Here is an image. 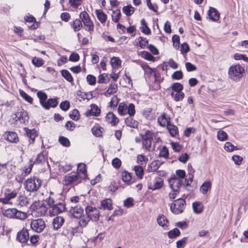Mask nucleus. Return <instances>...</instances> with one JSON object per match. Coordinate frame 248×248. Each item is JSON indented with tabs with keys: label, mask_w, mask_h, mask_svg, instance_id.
Segmentation results:
<instances>
[{
	"label": "nucleus",
	"mask_w": 248,
	"mask_h": 248,
	"mask_svg": "<svg viewBox=\"0 0 248 248\" xmlns=\"http://www.w3.org/2000/svg\"><path fill=\"white\" fill-rule=\"evenodd\" d=\"M244 69L239 64L231 66L228 70L229 78L234 81H238L243 77Z\"/></svg>",
	"instance_id": "obj_1"
},
{
	"label": "nucleus",
	"mask_w": 248,
	"mask_h": 248,
	"mask_svg": "<svg viewBox=\"0 0 248 248\" xmlns=\"http://www.w3.org/2000/svg\"><path fill=\"white\" fill-rule=\"evenodd\" d=\"M41 180L37 177H33L28 179L24 182V187L26 190L29 192L36 191L40 187Z\"/></svg>",
	"instance_id": "obj_2"
},
{
	"label": "nucleus",
	"mask_w": 248,
	"mask_h": 248,
	"mask_svg": "<svg viewBox=\"0 0 248 248\" xmlns=\"http://www.w3.org/2000/svg\"><path fill=\"white\" fill-rule=\"evenodd\" d=\"M186 202L185 200L179 198L174 200L171 204L170 209L171 211L174 214L177 215L182 213L185 207Z\"/></svg>",
	"instance_id": "obj_3"
},
{
	"label": "nucleus",
	"mask_w": 248,
	"mask_h": 248,
	"mask_svg": "<svg viewBox=\"0 0 248 248\" xmlns=\"http://www.w3.org/2000/svg\"><path fill=\"white\" fill-rule=\"evenodd\" d=\"M82 180V177L77 172H71L64 177L63 182L65 185H77Z\"/></svg>",
	"instance_id": "obj_4"
},
{
	"label": "nucleus",
	"mask_w": 248,
	"mask_h": 248,
	"mask_svg": "<svg viewBox=\"0 0 248 248\" xmlns=\"http://www.w3.org/2000/svg\"><path fill=\"white\" fill-rule=\"evenodd\" d=\"M118 111L121 115L128 114L130 116H132L135 113V106L131 103L127 106L124 103H121L119 105Z\"/></svg>",
	"instance_id": "obj_5"
},
{
	"label": "nucleus",
	"mask_w": 248,
	"mask_h": 248,
	"mask_svg": "<svg viewBox=\"0 0 248 248\" xmlns=\"http://www.w3.org/2000/svg\"><path fill=\"white\" fill-rule=\"evenodd\" d=\"M5 215L10 218L15 217L21 220L27 218V214L25 212L17 210L16 208L8 209L5 211Z\"/></svg>",
	"instance_id": "obj_6"
},
{
	"label": "nucleus",
	"mask_w": 248,
	"mask_h": 248,
	"mask_svg": "<svg viewBox=\"0 0 248 248\" xmlns=\"http://www.w3.org/2000/svg\"><path fill=\"white\" fill-rule=\"evenodd\" d=\"M31 228L32 230L37 232H42L46 227L45 221L42 219H34L30 223Z\"/></svg>",
	"instance_id": "obj_7"
},
{
	"label": "nucleus",
	"mask_w": 248,
	"mask_h": 248,
	"mask_svg": "<svg viewBox=\"0 0 248 248\" xmlns=\"http://www.w3.org/2000/svg\"><path fill=\"white\" fill-rule=\"evenodd\" d=\"M85 212L87 216L90 219L94 221H98L100 217L99 210L95 207L91 206H87L85 209Z\"/></svg>",
	"instance_id": "obj_8"
},
{
	"label": "nucleus",
	"mask_w": 248,
	"mask_h": 248,
	"mask_svg": "<svg viewBox=\"0 0 248 248\" xmlns=\"http://www.w3.org/2000/svg\"><path fill=\"white\" fill-rule=\"evenodd\" d=\"M14 119L16 122L19 121L21 124H25L29 120L28 113L22 108L18 109L15 114Z\"/></svg>",
	"instance_id": "obj_9"
},
{
	"label": "nucleus",
	"mask_w": 248,
	"mask_h": 248,
	"mask_svg": "<svg viewBox=\"0 0 248 248\" xmlns=\"http://www.w3.org/2000/svg\"><path fill=\"white\" fill-rule=\"evenodd\" d=\"M154 137V134L150 131H146L145 134L142 137L143 146L147 150H149L151 147L152 141Z\"/></svg>",
	"instance_id": "obj_10"
},
{
	"label": "nucleus",
	"mask_w": 248,
	"mask_h": 248,
	"mask_svg": "<svg viewBox=\"0 0 248 248\" xmlns=\"http://www.w3.org/2000/svg\"><path fill=\"white\" fill-rule=\"evenodd\" d=\"M183 180L180 178H177L174 176L169 180V186L172 189L176 192H179V189L182 186Z\"/></svg>",
	"instance_id": "obj_11"
},
{
	"label": "nucleus",
	"mask_w": 248,
	"mask_h": 248,
	"mask_svg": "<svg viewBox=\"0 0 248 248\" xmlns=\"http://www.w3.org/2000/svg\"><path fill=\"white\" fill-rule=\"evenodd\" d=\"M66 209L65 205L63 202H58L54 205L49 210L50 214L53 216L57 215Z\"/></svg>",
	"instance_id": "obj_12"
},
{
	"label": "nucleus",
	"mask_w": 248,
	"mask_h": 248,
	"mask_svg": "<svg viewBox=\"0 0 248 248\" xmlns=\"http://www.w3.org/2000/svg\"><path fill=\"white\" fill-rule=\"evenodd\" d=\"M17 239L21 243H26L29 239V233L28 230L23 229L17 234Z\"/></svg>",
	"instance_id": "obj_13"
},
{
	"label": "nucleus",
	"mask_w": 248,
	"mask_h": 248,
	"mask_svg": "<svg viewBox=\"0 0 248 248\" xmlns=\"http://www.w3.org/2000/svg\"><path fill=\"white\" fill-rule=\"evenodd\" d=\"M163 184V181L162 179L160 177H156L153 180V184L149 186L148 188L153 190H156L160 188Z\"/></svg>",
	"instance_id": "obj_14"
},
{
	"label": "nucleus",
	"mask_w": 248,
	"mask_h": 248,
	"mask_svg": "<svg viewBox=\"0 0 248 248\" xmlns=\"http://www.w3.org/2000/svg\"><path fill=\"white\" fill-rule=\"evenodd\" d=\"M70 212L73 217L78 218L82 215L83 209L79 206H71Z\"/></svg>",
	"instance_id": "obj_15"
},
{
	"label": "nucleus",
	"mask_w": 248,
	"mask_h": 248,
	"mask_svg": "<svg viewBox=\"0 0 248 248\" xmlns=\"http://www.w3.org/2000/svg\"><path fill=\"white\" fill-rule=\"evenodd\" d=\"M5 139L10 142L16 143L18 141L17 134L14 132H6L4 134Z\"/></svg>",
	"instance_id": "obj_16"
},
{
	"label": "nucleus",
	"mask_w": 248,
	"mask_h": 248,
	"mask_svg": "<svg viewBox=\"0 0 248 248\" xmlns=\"http://www.w3.org/2000/svg\"><path fill=\"white\" fill-rule=\"evenodd\" d=\"M24 130L28 137L30 139V144L33 143L35 138L38 135L36 130L35 129H29L28 128H25Z\"/></svg>",
	"instance_id": "obj_17"
},
{
	"label": "nucleus",
	"mask_w": 248,
	"mask_h": 248,
	"mask_svg": "<svg viewBox=\"0 0 248 248\" xmlns=\"http://www.w3.org/2000/svg\"><path fill=\"white\" fill-rule=\"evenodd\" d=\"M106 121L110 124L112 125H116L119 123V119L112 112H109L106 117Z\"/></svg>",
	"instance_id": "obj_18"
},
{
	"label": "nucleus",
	"mask_w": 248,
	"mask_h": 248,
	"mask_svg": "<svg viewBox=\"0 0 248 248\" xmlns=\"http://www.w3.org/2000/svg\"><path fill=\"white\" fill-rule=\"evenodd\" d=\"M157 122L160 125L164 127L167 126L170 123V118L164 113L158 117Z\"/></svg>",
	"instance_id": "obj_19"
},
{
	"label": "nucleus",
	"mask_w": 248,
	"mask_h": 248,
	"mask_svg": "<svg viewBox=\"0 0 248 248\" xmlns=\"http://www.w3.org/2000/svg\"><path fill=\"white\" fill-rule=\"evenodd\" d=\"M208 16L214 21H217L219 19V14L214 8L210 7L208 11Z\"/></svg>",
	"instance_id": "obj_20"
},
{
	"label": "nucleus",
	"mask_w": 248,
	"mask_h": 248,
	"mask_svg": "<svg viewBox=\"0 0 248 248\" xmlns=\"http://www.w3.org/2000/svg\"><path fill=\"white\" fill-rule=\"evenodd\" d=\"M78 174L80 175L82 179H83L86 178L87 176V170L86 165L82 163H80L78 165Z\"/></svg>",
	"instance_id": "obj_21"
},
{
	"label": "nucleus",
	"mask_w": 248,
	"mask_h": 248,
	"mask_svg": "<svg viewBox=\"0 0 248 248\" xmlns=\"http://www.w3.org/2000/svg\"><path fill=\"white\" fill-rule=\"evenodd\" d=\"M64 221V219L61 216L55 217L52 222L54 229L58 230L63 225Z\"/></svg>",
	"instance_id": "obj_22"
},
{
	"label": "nucleus",
	"mask_w": 248,
	"mask_h": 248,
	"mask_svg": "<svg viewBox=\"0 0 248 248\" xmlns=\"http://www.w3.org/2000/svg\"><path fill=\"white\" fill-rule=\"evenodd\" d=\"M100 209L110 210L112 209V201L110 199H106L101 202Z\"/></svg>",
	"instance_id": "obj_23"
},
{
	"label": "nucleus",
	"mask_w": 248,
	"mask_h": 248,
	"mask_svg": "<svg viewBox=\"0 0 248 248\" xmlns=\"http://www.w3.org/2000/svg\"><path fill=\"white\" fill-rule=\"evenodd\" d=\"M98 19L102 24L106 22L107 19V16L102 10H97L95 11Z\"/></svg>",
	"instance_id": "obj_24"
},
{
	"label": "nucleus",
	"mask_w": 248,
	"mask_h": 248,
	"mask_svg": "<svg viewBox=\"0 0 248 248\" xmlns=\"http://www.w3.org/2000/svg\"><path fill=\"white\" fill-rule=\"evenodd\" d=\"M58 105V101L56 99H49L45 104L43 106V108L46 109H48L50 107L55 108Z\"/></svg>",
	"instance_id": "obj_25"
},
{
	"label": "nucleus",
	"mask_w": 248,
	"mask_h": 248,
	"mask_svg": "<svg viewBox=\"0 0 248 248\" xmlns=\"http://www.w3.org/2000/svg\"><path fill=\"white\" fill-rule=\"evenodd\" d=\"M71 26L74 31L76 32L81 30L82 27L81 21L80 19H77L71 22Z\"/></svg>",
	"instance_id": "obj_26"
},
{
	"label": "nucleus",
	"mask_w": 248,
	"mask_h": 248,
	"mask_svg": "<svg viewBox=\"0 0 248 248\" xmlns=\"http://www.w3.org/2000/svg\"><path fill=\"white\" fill-rule=\"evenodd\" d=\"M122 61L119 57H113L111 59L110 64L113 69H118L121 65Z\"/></svg>",
	"instance_id": "obj_27"
},
{
	"label": "nucleus",
	"mask_w": 248,
	"mask_h": 248,
	"mask_svg": "<svg viewBox=\"0 0 248 248\" xmlns=\"http://www.w3.org/2000/svg\"><path fill=\"white\" fill-rule=\"evenodd\" d=\"M171 95L173 100L176 102L182 101L185 96V94L182 92H173L171 93Z\"/></svg>",
	"instance_id": "obj_28"
},
{
	"label": "nucleus",
	"mask_w": 248,
	"mask_h": 248,
	"mask_svg": "<svg viewBox=\"0 0 248 248\" xmlns=\"http://www.w3.org/2000/svg\"><path fill=\"white\" fill-rule=\"evenodd\" d=\"M47 161V156L44 153H40L37 156L33 164H43Z\"/></svg>",
	"instance_id": "obj_29"
},
{
	"label": "nucleus",
	"mask_w": 248,
	"mask_h": 248,
	"mask_svg": "<svg viewBox=\"0 0 248 248\" xmlns=\"http://www.w3.org/2000/svg\"><path fill=\"white\" fill-rule=\"evenodd\" d=\"M83 22L85 26V30L88 31H91L93 30V24L91 20L90 17L86 20H84Z\"/></svg>",
	"instance_id": "obj_30"
},
{
	"label": "nucleus",
	"mask_w": 248,
	"mask_h": 248,
	"mask_svg": "<svg viewBox=\"0 0 248 248\" xmlns=\"http://www.w3.org/2000/svg\"><path fill=\"white\" fill-rule=\"evenodd\" d=\"M117 85L115 84H110L108 89L105 92V95L106 96H108L111 94L116 93L117 92Z\"/></svg>",
	"instance_id": "obj_31"
},
{
	"label": "nucleus",
	"mask_w": 248,
	"mask_h": 248,
	"mask_svg": "<svg viewBox=\"0 0 248 248\" xmlns=\"http://www.w3.org/2000/svg\"><path fill=\"white\" fill-rule=\"evenodd\" d=\"M194 212L196 214H200L203 211V206L200 202H194L192 204Z\"/></svg>",
	"instance_id": "obj_32"
},
{
	"label": "nucleus",
	"mask_w": 248,
	"mask_h": 248,
	"mask_svg": "<svg viewBox=\"0 0 248 248\" xmlns=\"http://www.w3.org/2000/svg\"><path fill=\"white\" fill-rule=\"evenodd\" d=\"M211 187V183L209 181L204 182L200 187V191L203 194H206L209 189Z\"/></svg>",
	"instance_id": "obj_33"
},
{
	"label": "nucleus",
	"mask_w": 248,
	"mask_h": 248,
	"mask_svg": "<svg viewBox=\"0 0 248 248\" xmlns=\"http://www.w3.org/2000/svg\"><path fill=\"white\" fill-rule=\"evenodd\" d=\"M122 177L123 181L129 185L132 180V176L131 174L127 171H124L122 172Z\"/></svg>",
	"instance_id": "obj_34"
},
{
	"label": "nucleus",
	"mask_w": 248,
	"mask_h": 248,
	"mask_svg": "<svg viewBox=\"0 0 248 248\" xmlns=\"http://www.w3.org/2000/svg\"><path fill=\"white\" fill-rule=\"evenodd\" d=\"M37 95L38 97L40 99V102L41 105L43 107V106L45 104L46 102V100L47 99V95L44 92L42 91H39L37 93Z\"/></svg>",
	"instance_id": "obj_35"
},
{
	"label": "nucleus",
	"mask_w": 248,
	"mask_h": 248,
	"mask_svg": "<svg viewBox=\"0 0 248 248\" xmlns=\"http://www.w3.org/2000/svg\"><path fill=\"white\" fill-rule=\"evenodd\" d=\"M121 16V13L120 9H117L112 11L111 15L112 20L114 22H118Z\"/></svg>",
	"instance_id": "obj_36"
},
{
	"label": "nucleus",
	"mask_w": 248,
	"mask_h": 248,
	"mask_svg": "<svg viewBox=\"0 0 248 248\" xmlns=\"http://www.w3.org/2000/svg\"><path fill=\"white\" fill-rule=\"evenodd\" d=\"M134 170L137 177L140 179H142L144 173L142 167L140 166H135L134 168Z\"/></svg>",
	"instance_id": "obj_37"
},
{
	"label": "nucleus",
	"mask_w": 248,
	"mask_h": 248,
	"mask_svg": "<svg viewBox=\"0 0 248 248\" xmlns=\"http://www.w3.org/2000/svg\"><path fill=\"white\" fill-rule=\"evenodd\" d=\"M122 10L124 14H125L127 16H130L134 13V8L130 5L124 6Z\"/></svg>",
	"instance_id": "obj_38"
},
{
	"label": "nucleus",
	"mask_w": 248,
	"mask_h": 248,
	"mask_svg": "<svg viewBox=\"0 0 248 248\" xmlns=\"http://www.w3.org/2000/svg\"><path fill=\"white\" fill-rule=\"evenodd\" d=\"M62 75V77L66 79L68 81L72 83L73 82V78L70 73V72L67 70H62L61 71Z\"/></svg>",
	"instance_id": "obj_39"
},
{
	"label": "nucleus",
	"mask_w": 248,
	"mask_h": 248,
	"mask_svg": "<svg viewBox=\"0 0 248 248\" xmlns=\"http://www.w3.org/2000/svg\"><path fill=\"white\" fill-rule=\"evenodd\" d=\"M126 124L131 127H135L137 126L138 122L133 120V118L129 115V117L126 118L125 120Z\"/></svg>",
	"instance_id": "obj_40"
},
{
	"label": "nucleus",
	"mask_w": 248,
	"mask_h": 248,
	"mask_svg": "<svg viewBox=\"0 0 248 248\" xmlns=\"http://www.w3.org/2000/svg\"><path fill=\"white\" fill-rule=\"evenodd\" d=\"M79 218H80L79 223L82 227L86 226L89 221L91 220L88 216L87 217L85 216H81V217H79Z\"/></svg>",
	"instance_id": "obj_41"
},
{
	"label": "nucleus",
	"mask_w": 248,
	"mask_h": 248,
	"mask_svg": "<svg viewBox=\"0 0 248 248\" xmlns=\"http://www.w3.org/2000/svg\"><path fill=\"white\" fill-rule=\"evenodd\" d=\"M167 126L171 136L172 137H174L178 133V128L176 126L170 123Z\"/></svg>",
	"instance_id": "obj_42"
},
{
	"label": "nucleus",
	"mask_w": 248,
	"mask_h": 248,
	"mask_svg": "<svg viewBox=\"0 0 248 248\" xmlns=\"http://www.w3.org/2000/svg\"><path fill=\"white\" fill-rule=\"evenodd\" d=\"M32 64L37 67H40L44 64V61L42 58L34 57L32 60Z\"/></svg>",
	"instance_id": "obj_43"
},
{
	"label": "nucleus",
	"mask_w": 248,
	"mask_h": 248,
	"mask_svg": "<svg viewBox=\"0 0 248 248\" xmlns=\"http://www.w3.org/2000/svg\"><path fill=\"white\" fill-rule=\"evenodd\" d=\"M142 26L141 27V31L145 34H149L151 32L150 29L147 26V25L144 19H142L141 21Z\"/></svg>",
	"instance_id": "obj_44"
},
{
	"label": "nucleus",
	"mask_w": 248,
	"mask_h": 248,
	"mask_svg": "<svg viewBox=\"0 0 248 248\" xmlns=\"http://www.w3.org/2000/svg\"><path fill=\"white\" fill-rule=\"evenodd\" d=\"M79 113L78 110L74 109L69 114L70 117L74 121H78L79 119Z\"/></svg>",
	"instance_id": "obj_45"
},
{
	"label": "nucleus",
	"mask_w": 248,
	"mask_h": 248,
	"mask_svg": "<svg viewBox=\"0 0 248 248\" xmlns=\"http://www.w3.org/2000/svg\"><path fill=\"white\" fill-rule=\"evenodd\" d=\"M217 137L219 140L225 141L228 139V135L225 132L222 130H219L217 132Z\"/></svg>",
	"instance_id": "obj_46"
},
{
	"label": "nucleus",
	"mask_w": 248,
	"mask_h": 248,
	"mask_svg": "<svg viewBox=\"0 0 248 248\" xmlns=\"http://www.w3.org/2000/svg\"><path fill=\"white\" fill-rule=\"evenodd\" d=\"M180 232L177 228H175L168 232V236L170 238H174L179 236Z\"/></svg>",
	"instance_id": "obj_47"
},
{
	"label": "nucleus",
	"mask_w": 248,
	"mask_h": 248,
	"mask_svg": "<svg viewBox=\"0 0 248 248\" xmlns=\"http://www.w3.org/2000/svg\"><path fill=\"white\" fill-rule=\"evenodd\" d=\"M100 113V110L96 105H93L91 106L90 114L93 116H98Z\"/></svg>",
	"instance_id": "obj_48"
},
{
	"label": "nucleus",
	"mask_w": 248,
	"mask_h": 248,
	"mask_svg": "<svg viewBox=\"0 0 248 248\" xmlns=\"http://www.w3.org/2000/svg\"><path fill=\"white\" fill-rule=\"evenodd\" d=\"M157 223L159 225L164 227L166 226L168 223V220L164 216H159L157 218Z\"/></svg>",
	"instance_id": "obj_49"
},
{
	"label": "nucleus",
	"mask_w": 248,
	"mask_h": 248,
	"mask_svg": "<svg viewBox=\"0 0 248 248\" xmlns=\"http://www.w3.org/2000/svg\"><path fill=\"white\" fill-rule=\"evenodd\" d=\"M159 156L167 159L169 157V151L166 146H163L159 152Z\"/></svg>",
	"instance_id": "obj_50"
},
{
	"label": "nucleus",
	"mask_w": 248,
	"mask_h": 248,
	"mask_svg": "<svg viewBox=\"0 0 248 248\" xmlns=\"http://www.w3.org/2000/svg\"><path fill=\"white\" fill-rule=\"evenodd\" d=\"M172 90L174 92H182L183 89V86L180 83H175L171 86Z\"/></svg>",
	"instance_id": "obj_51"
},
{
	"label": "nucleus",
	"mask_w": 248,
	"mask_h": 248,
	"mask_svg": "<svg viewBox=\"0 0 248 248\" xmlns=\"http://www.w3.org/2000/svg\"><path fill=\"white\" fill-rule=\"evenodd\" d=\"M60 143L64 146L69 147L70 144L69 140L65 137H60L59 139Z\"/></svg>",
	"instance_id": "obj_52"
},
{
	"label": "nucleus",
	"mask_w": 248,
	"mask_h": 248,
	"mask_svg": "<svg viewBox=\"0 0 248 248\" xmlns=\"http://www.w3.org/2000/svg\"><path fill=\"white\" fill-rule=\"evenodd\" d=\"M20 96L24 99H25L26 101H27L30 103H32V101H33L32 98L30 96L28 95L25 92H24L23 91H20Z\"/></svg>",
	"instance_id": "obj_53"
},
{
	"label": "nucleus",
	"mask_w": 248,
	"mask_h": 248,
	"mask_svg": "<svg viewBox=\"0 0 248 248\" xmlns=\"http://www.w3.org/2000/svg\"><path fill=\"white\" fill-rule=\"evenodd\" d=\"M70 106V102L68 101H63L60 105V108L65 111L69 109Z\"/></svg>",
	"instance_id": "obj_54"
},
{
	"label": "nucleus",
	"mask_w": 248,
	"mask_h": 248,
	"mask_svg": "<svg viewBox=\"0 0 248 248\" xmlns=\"http://www.w3.org/2000/svg\"><path fill=\"white\" fill-rule=\"evenodd\" d=\"M103 128L100 127H93L92 128V132L93 134L96 137H100L102 135Z\"/></svg>",
	"instance_id": "obj_55"
},
{
	"label": "nucleus",
	"mask_w": 248,
	"mask_h": 248,
	"mask_svg": "<svg viewBox=\"0 0 248 248\" xmlns=\"http://www.w3.org/2000/svg\"><path fill=\"white\" fill-rule=\"evenodd\" d=\"M140 46L141 48H144L148 45V41L142 37L139 38Z\"/></svg>",
	"instance_id": "obj_56"
},
{
	"label": "nucleus",
	"mask_w": 248,
	"mask_h": 248,
	"mask_svg": "<svg viewBox=\"0 0 248 248\" xmlns=\"http://www.w3.org/2000/svg\"><path fill=\"white\" fill-rule=\"evenodd\" d=\"M235 148H236V147H234L230 142H227L224 145V149L227 152H232L234 150Z\"/></svg>",
	"instance_id": "obj_57"
},
{
	"label": "nucleus",
	"mask_w": 248,
	"mask_h": 248,
	"mask_svg": "<svg viewBox=\"0 0 248 248\" xmlns=\"http://www.w3.org/2000/svg\"><path fill=\"white\" fill-rule=\"evenodd\" d=\"M171 77L173 79L179 80L183 78V74L181 71H177L173 73Z\"/></svg>",
	"instance_id": "obj_58"
},
{
	"label": "nucleus",
	"mask_w": 248,
	"mask_h": 248,
	"mask_svg": "<svg viewBox=\"0 0 248 248\" xmlns=\"http://www.w3.org/2000/svg\"><path fill=\"white\" fill-rule=\"evenodd\" d=\"M121 163L122 162L121 160L117 157L114 158L112 161V165L117 169H119L121 167Z\"/></svg>",
	"instance_id": "obj_59"
},
{
	"label": "nucleus",
	"mask_w": 248,
	"mask_h": 248,
	"mask_svg": "<svg viewBox=\"0 0 248 248\" xmlns=\"http://www.w3.org/2000/svg\"><path fill=\"white\" fill-rule=\"evenodd\" d=\"M142 57L144 58L145 59L150 61H154V57L152 56L150 53H149L147 51H143L142 52Z\"/></svg>",
	"instance_id": "obj_60"
},
{
	"label": "nucleus",
	"mask_w": 248,
	"mask_h": 248,
	"mask_svg": "<svg viewBox=\"0 0 248 248\" xmlns=\"http://www.w3.org/2000/svg\"><path fill=\"white\" fill-rule=\"evenodd\" d=\"M187 238L184 237L176 242L177 248H183L186 244Z\"/></svg>",
	"instance_id": "obj_61"
},
{
	"label": "nucleus",
	"mask_w": 248,
	"mask_h": 248,
	"mask_svg": "<svg viewBox=\"0 0 248 248\" xmlns=\"http://www.w3.org/2000/svg\"><path fill=\"white\" fill-rule=\"evenodd\" d=\"M87 81L88 83L91 85H93L96 82V78L94 76L92 75H89L87 76Z\"/></svg>",
	"instance_id": "obj_62"
},
{
	"label": "nucleus",
	"mask_w": 248,
	"mask_h": 248,
	"mask_svg": "<svg viewBox=\"0 0 248 248\" xmlns=\"http://www.w3.org/2000/svg\"><path fill=\"white\" fill-rule=\"evenodd\" d=\"M176 175L177 178H180L183 180L186 176V172L184 170H178L176 171Z\"/></svg>",
	"instance_id": "obj_63"
},
{
	"label": "nucleus",
	"mask_w": 248,
	"mask_h": 248,
	"mask_svg": "<svg viewBox=\"0 0 248 248\" xmlns=\"http://www.w3.org/2000/svg\"><path fill=\"white\" fill-rule=\"evenodd\" d=\"M65 127L67 130L72 131L75 129L76 124L73 122L69 121L66 123Z\"/></svg>",
	"instance_id": "obj_64"
}]
</instances>
